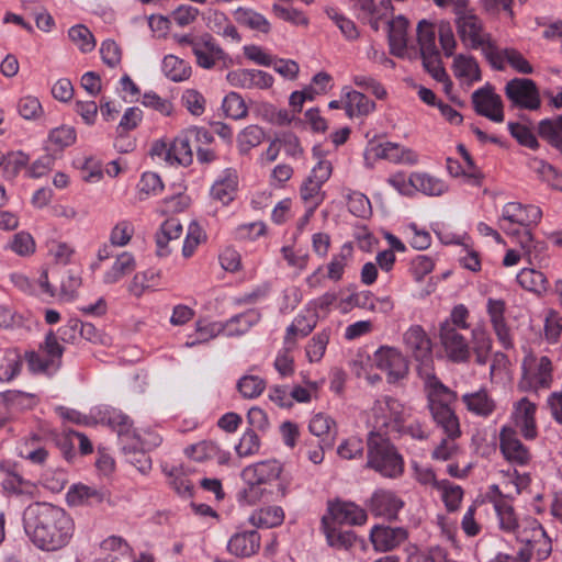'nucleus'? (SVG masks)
<instances>
[{"label":"nucleus","instance_id":"obj_1","mask_svg":"<svg viewBox=\"0 0 562 562\" xmlns=\"http://www.w3.org/2000/svg\"><path fill=\"white\" fill-rule=\"evenodd\" d=\"M541 217L542 212L538 206L509 202L503 206L498 221L499 228L520 247L530 265L540 262L547 249L546 243L536 240L532 235V227L538 225Z\"/></svg>","mask_w":562,"mask_h":562},{"label":"nucleus","instance_id":"obj_2","mask_svg":"<svg viewBox=\"0 0 562 562\" xmlns=\"http://www.w3.org/2000/svg\"><path fill=\"white\" fill-rule=\"evenodd\" d=\"M103 420L117 434L124 452L130 456V462L140 473H148L151 469V460L145 451L158 446L160 437L150 431L140 432L134 429L130 417L116 409L109 411Z\"/></svg>","mask_w":562,"mask_h":562},{"label":"nucleus","instance_id":"obj_3","mask_svg":"<svg viewBox=\"0 0 562 562\" xmlns=\"http://www.w3.org/2000/svg\"><path fill=\"white\" fill-rule=\"evenodd\" d=\"M422 380L427 392L428 408L436 426L443 436H461L459 418L452 408L457 401V393L446 386L436 375H431L429 369L422 371Z\"/></svg>","mask_w":562,"mask_h":562},{"label":"nucleus","instance_id":"obj_4","mask_svg":"<svg viewBox=\"0 0 562 562\" xmlns=\"http://www.w3.org/2000/svg\"><path fill=\"white\" fill-rule=\"evenodd\" d=\"M75 532L72 518L60 507L37 504V548L56 551L70 541Z\"/></svg>","mask_w":562,"mask_h":562},{"label":"nucleus","instance_id":"obj_5","mask_svg":"<svg viewBox=\"0 0 562 562\" xmlns=\"http://www.w3.org/2000/svg\"><path fill=\"white\" fill-rule=\"evenodd\" d=\"M454 24L457 34L465 48L480 49L488 63L501 67V60L496 55V43L475 13H462L454 19Z\"/></svg>","mask_w":562,"mask_h":562},{"label":"nucleus","instance_id":"obj_6","mask_svg":"<svg viewBox=\"0 0 562 562\" xmlns=\"http://www.w3.org/2000/svg\"><path fill=\"white\" fill-rule=\"evenodd\" d=\"M367 467L391 479L403 473V458L385 434L370 430L368 435Z\"/></svg>","mask_w":562,"mask_h":562},{"label":"nucleus","instance_id":"obj_7","mask_svg":"<svg viewBox=\"0 0 562 562\" xmlns=\"http://www.w3.org/2000/svg\"><path fill=\"white\" fill-rule=\"evenodd\" d=\"M412 408L398 400L385 396L376 400L367 416L371 430L383 432H403L404 424L411 418Z\"/></svg>","mask_w":562,"mask_h":562},{"label":"nucleus","instance_id":"obj_8","mask_svg":"<svg viewBox=\"0 0 562 562\" xmlns=\"http://www.w3.org/2000/svg\"><path fill=\"white\" fill-rule=\"evenodd\" d=\"M331 171V162L328 160H321L312 169L311 175L301 186V198L307 209L306 217H310L316 207L323 202L325 193L322 191V187L329 179Z\"/></svg>","mask_w":562,"mask_h":562},{"label":"nucleus","instance_id":"obj_9","mask_svg":"<svg viewBox=\"0 0 562 562\" xmlns=\"http://www.w3.org/2000/svg\"><path fill=\"white\" fill-rule=\"evenodd\" d=\"M516 539L527 547L536 548L538 560H544L551 552V542L541 525L533 518H526L519 522L514 531Z\"/></svg>","mask_w":562,"mask_h":562},{"label":"nucleus","instance_id":"obj_10","mask_svg":"<svg viewBox=\"0 0 562 562\" xmlns=\"http://www.w3.org/2000/svg\"><path fill=\"white\" fill-rule=\"evenodd\" d=\"M505 95L514 106L537 110L541 100L539 90L533 80L527 78H514L505 86Z\"/></svg>","mask_w":562,"mask_h":562},{"label":"nucleus","instance_id":"obj_11","mask_svg":"<svg viewBox=\"0 0 562 562\" xmlns=\"http://www.w3.org/2000/svg\"><path fill=\"white\" fill-rule=\"evenodd\" d=\"M404 344L419 362L417 370L422 378V371L429 369L431 375H436L432 368L431 342L420 326H412L404 334Z\"/></svg>","mask_w":562,"mask_h":562},{"label":"nucleus","instance_id":"obj_12","mask_svg":"<svg viewBox=\"0 0 562 562\" xmlns=\"http://www.w3.org/2000/svg\"><path fill=\"white\" fill-rule=\"evenodd\" d=\"M469 330H457L448 325L439 327L440 344L452 362H467L470 358Z\"/></svg>","mask_w":562,"mask_h":562},{"label":"nucleus","instance_id":"obj_13","mask_svg":"<svg viewBox=\"0 0 562 562\" xmlns=\"http://www.w3.org/2000/svg\"><path fill=\"white\" fill-rule=\"evenodd\" d=\"M472 103L477 114L490 119L493 122L504 121V105L502 98L495 93L491 85L475 90L472 93Z\"/></svg>","mask_w":562,"mask_h":562},{"label":"nucleus","instance_id":"obj_14","mask_svg":"<svg viewBox=\"0 0 562 562\" xmlns=\"http://www.w3.org/2000/svg\"><path fill=\"white\" fill-rule=\"evenodd\" d=\"M552 383V363L551 360L543 356L535 362L533 366H529L525 369L524 376L518 383L520 391H529L538 389H548Z\"/></svg>","mask_w":562,"mask_h":562},{"label":"nucleus","instance_id":"obj_15","mask_svg":"<svg viewBox=\"0 0 562 562\" xmlns=\"http://www.w3.org/2000/svg\"><path fill=\"white\" fill-rule=\"evenodd\" d=\"M499 448L504 458L513 464L526 465L531 459L530 451L518 439L513 427L504 426L499 432Z\"/></svg>","mask_w":562,"mask_h":562},{"label":"nucleus","instance_id":"obj_16","mask_svg":"<svg viewBox=\"0 0 562 562\" xmlns=\"http://www.w3.org/2000/svg\"><path fill=\"white\" fill-rule=\"evenodd\" d=\"M43 250L54 263L64 266L68 265L76 254L75 246L56 228L44 235Z\"/></svg>","mask_w":562,"mask_h":562},{"label":"nucleus","instance_id":"obj_17","mask_svg":"<svg viewBox=\"0 0 562 562\" xmlns=\"http://www.w3.org/2000/svg\"><path fill=\"white\" fill-rule=\"evenodd\" d=\"M374 362L387 374L389 382H396L408 371L407 362L400 351L390 347H381L374 353Z\"/></svg>","mask_w":562,"mask_h":562},{"label":"nucleus","instance_id":"obj_18","mask_svg":"<svg viewBox=\"0 0 562 562\" xmlns=\"http://www.w3.org/2000/svg\"><path fill=\"white\" fill-rule=\"evenodd\" d=\"M232 87L240 89H269L273 85V77L259 69H235L226 75Z\"/></svg>","mask_w":562,"mask_h":562},{"label":"nucleus","instance_id":"obj_19","mask_svg":"<svg viewBox=\"0 0 562 562\" xmlns=\"http://www.w3.org/2000/svg\"><path fill=\"white\" fill-rule=\"evenodd\" d=\"M42 352L43 357H37V373L50 376L60 369L64 353V347L58 342L53 330L46 334Z\"/></svg>","mask_w":562,"mask_h":562},{"label":"nucleus","instance_id":"obj_20","mask_svg":"<svg viewBox=\"0 0 562 562\" xmlns=\"http://www.w3.org/2000/svg\"><path fill=\"white\" fill-rule=\"evenodd\" d=\"M536 409V404L530 402L527 397H522L514 404L512 414L513 422L527 440H533L538 436L535 418Z\"/></svg>","mask_w":562,"mask_h":562},{"label":"nucleus","instance_id":"obj_21","mask_svg":"<svg viewBox=\"0 0 562 562\" xmlns=\"http://www.w3.org/2000/svg\"><path fill=\"white\" fill-rule=\"evenodd\" d=\"M407 536L406 529L402 527L376 525L370 531V541L375 551L387 552L401 546Z\"/></svg>","mask_w":562,"mask_h":562},{"label":"nucleus","instance_id":"obj_22","mask_svg":"<svg viewBox=\"0 0 562 562\" xmlns=\"http://www.w3.org/2000/svg\"><path fill=\"white\" fill-rule=\"evenodd\" d=\"M334 525H362L367 521L364 509L350 502L328 503L327 514Z\"/></svg>","mask_w":562,"mask_h":562},{"label":"nucleus","instance_id":"obj_23","mask_svg":"<svg viewBox=\"0 0 562 562\" xmlns=\"http://www.w3.org/2000/svg\"><path fill=\"white\" fill-rule=\"evenodd\" d=\"M404 503L393 492L375 491L369 502V510L376 517L395 520Z\"/></svg>","mask_w":562,"mask_h":562},{"label":"nucleus","instance_id":"obj_24","mask_svg":"<svg viewBox=\"0 0 562 562\" xmlns=\"http://www.w3.org/2000/svg\"><path fill=\"white\" fill-rule=\"evenodd\" d=\"M193 54L198 66L211 69L227 58L226 53L215 43L210 34L201 35V41L193 43Z\"/></svg>","mask_w":562,"mask_h":562},{"label":"nucleus","instance_id":"obj_25","mask_svg":"<svg viewBox=\"0 0 562 562\" xmlns=\"http://www.w3.org/2000/svg\"><path fill=\"white\" fill-rule=\"evenodd\" d=\"M209 133L202 128H190L183 135L175 138L170 145L171 164H179L188 166L192 162L193 153L190 145L192 138L200 139L201 137L207 138Z\"/></svg>","mask_w":562,"mask_h":562},{"label":"nucleus","instance_id":"obj_26","mask_svg":"<svg viewBox=\"0 0 562 562\" xmlns=\"http://www.w3.org/2000/svg\"><path fill=\"white\" fill-rule=\"evenodd\" d=\"M69 506H93L110 499V494L102 488H95L86 484H74L66 496Z\"/></svg>","mask_w":562,"mask_h":562},{"label":"nucleus","instance_id":"obj_27","mask_svg":"<svg viewBox=\"0 0 562 562\" xmlns=\"http://www.w3.org/2000/svg\"><path fill=\"white\" fill-rule=\"evenodd\" d=\"M282 472V465L277 460H266L246 467L241 471V477L245 483L266 484L279 477Z\"/></svg>","mask_w":562,"mask_h":562},{"label":"nucleus","instance_id":"obj_28","mask_svg":"<svg viewBox=\"0 0 562 562\" xmlns=\"http://www.w3.org/2000/svg\"><path fill=\"white\" fill-rule=\"evenodd\" d=\"M506 304L503 300L488 299L487 313L493 325L494 331L503 345L508 349L513 346L509 327L505 321Z\"/></svg>","mask_w":562,"mask_h":562},{"label":"nucleus","instance_id":"obj_29","mask_svg":"<svg viewBox=\"0 0 562 562\" xmlns=\"http://www.w3.org/2000/svg\"><path fill=\"white\" fill-rule=\"evenodd\" d=\"M260 535L256 530L237 532L228 541V551L240 558H248L258 552Z\"/></svg>","mask_w":562,"mask_h":562},{"label":"nucleus","instance_id":"obj_30","mask_svg":"<svg viewBox=\"0 0 562 562\" xmlns=\"http://www.w3.org/2000/svg\"><path fill=\"white\" fill-rule=\"evenodd\" d=\"M461 400L470 413L480 417L486 418L496 409L494 398L485 389L465 393L462 395Z\"/></svg>","mask_w":562,"mask_h":562},{"label":"nucleus","instance_id":"obj_31","mask_svg":"<svg viewBox=\"0 0 562 562\" xmlns=\"http://www.w3.org/2000/svg\"><path fill=\"white\" fill-rule=\"evenodd\" d=\"M408 20L403 15L394 18L389 23V43L391 54L404 57L407 47Z\"/></svg>","mask_w":562,"mask_h":562},{"label":"nucleus","instance_id":"obj_32","mask_svg":"<svg viewBox=\"0 0 562 562\" xmlns=\"http://www.w3.org/2000/svg\"><path fill=\"white\" fill-rule=\"evenodd\" d=\"M452 71L456 78L467 85L481 80V70L476 59L471 55L458 54L453 58Z\"/></svg>","mask_w":562,"mask_h":562},{"label":"nucleus","instance_id":"obj_33","mask_svg":"<svg viewBox=\"0 0 562 562\" xmlns=\"http://www.w3.org/2000/svg\"><path fill=\"white\" fill-rule=\"evenodd\" d=\"M323 530L327 543L338 550H348L357 542V536L352 531H342L337 525L330 522L328 516L322 518Z\"/></svg>","mask_w":562,"mask_h":562},{"label":"nucleus","instance_id":"obj_34","mask_svg":"<svg viewBox=\"0 0 562 562\" xmlns=\"http://www.w3.org/2000/svg\"><path fill=\"white\" fill-rule=\"evenodd\" d=\"M76 138V130L72 126L61 125L49 132L44 149L60 155L65 148L75 144Z\"/></svg>","mask_w":562,"mask_h":562},{"label":"nucleus","instance_id":"obj_35","mask_svg":"<svg viewBox=\"0 0 562 562\" xmlns=\"http://www.w3.org/2000/svg\"><path fill=\"white\" fill-rule=\"evenodd\" d=\"M206 26L214 33L223 37L231 38L234 42H240V36L235 25L228 18L220 11H209L206 13Z\"/></svg>","mask_w":562,"mask_h":562},{"label":"nucleus","instance_id":"obj_36","mask_svg":"<svg viewBox=\"0 0 562 562\" xmlns=\"http://www.w3.org/2000/svg\"><path fill=\"white\" fill-rule=\"evenodd\" d=\"M345 97V110L349 117L366 116L375 109V103L359 91H347Z\"/></svg>","mask_w":562,"mask_h":562},{"label":"nucleus","instance_id":"obj_37","mask_svg":"<svg viewBox=\"0 0 562 562\" xmlns=\"http://www.w3.org/2000/svg\"><path fill=\"white\" fill-rule=\"evenodd\" d=\"M496 55L501 60V67L490 63L491 66L496 70H504L506 61L519 74L529 75L533 70L530 63L522 56L520 52L515 48H505L499 50L496 46Z\"/></svg>","mask_w":562,"mask_h":562},{"label":"nucleus","instance_id":"obj_38","mask_svg":"<svg viewBox=\"0 0 562 562\" xmlns=\"http://www.w3.org/2000/svg\"><path fill=\"white\" fill-rule=\"evenodd\" d=\"M517 282L527 291L541 295L548 291L546 276L535 268H524L517 274Z\"/></svg>","mask_w":562,"mask_h":562},{"label":"nucleus","instance_id":"obj_39","mask_svg":"<svg viewBox=\"0 0 562 562\" xmlns=\"http://www.w3.org/2000/svg\"><path fill=\"white\" fill-rule=\"evenodd\" d=\"M414 193L419 191L429 196H439L448 190L446 182L426 172H413Z\"/></svg>","mask_w":562,"mask_h":562},{"label":"nucleus","instance_id":"obj_40","mask_svg":"<svg viewBox=\"0 0 562 562\" xmlns=\"http://www.w3.org/2000/svg\"><path fill=\"white\" fill-rule=\"evenodd\" d=\"M461 436L446 435L435 446L431 451V458L437 461H453L460 459L462 450L457 440Z\"/></svg>","mask_w":562,"mask_h":562},{"label":"nucleus","instance_id":"obj_41","mask_svg":"<svg viewBox=\"0 0 562 562\" xmlns=\"http://www.w3.org/2000/svg\"><path fill=\"white\" fill-rule=\"evenodd\" d=\"M538 134L542 139L562 151V115L540 121Z\"/></svg>","mask_w":562,"mask_h":562},{"label":"nucleus","instance_id":"obj_42","mask_svg":"<svg viewBox=\"0 0 562 562\" xmlns=\"http://www.w3.org/2000/svg\"><path fill=\"white\" fill-rule=\"evenodd\" d=\"M135 259L130 252H122L116 257L113 266L104 273V283L112 284L117 282L124 276L130 274L135 269Z\"/></svg>","mask_w":562,"mask_h":562},{"label":"nucleus","instance_id":"obj_43","mask_svg":"<svg viewBox=\"0 0 562 562\" xmlns=\"http://www.w3.org/2000/svg\"><path fill=\"white\" fill-rule=\"evenodd\" d=\"M237 187L235 172L229 171L223 179L215 181L211 189V196L223 205L233 201Z\"/></svg>","mask_w":562,"mask_h":562},{"label":"nucleus","instance_id":"obj_44","mask_svg":"<svg viewBox=\"0 0 562 562\" xmlns=\"http://www.w3.org/2000/svg\"><path fill=\"white\" fill-rule=\"evenodd\" d=\"M162 71L170 80L180 82L191 76V67L183 59L175 55H168L162 60Z\"/></svg>","mask_w":562,"mask_h":562},{"label":"nucleus","instance_id":"obj_45","mask_svg":"<svg viewBox=\"0 0 562 562\" xmlns=\"http://www.w3.org/2000/svg\"><path fill=\"white\" fill-rule=\"evenodd\" d=\"M284 520V512L280 506H268L256 510L250 521L257 527L273 528Z\"/></svg>","mask_w":562,"mask_h":562},{"label":"nucleus","instance_id":"obj_46","mask_svg":"<svg viewBox=\"0 0 562 562\" xmlns=\"http://www.w3.org/2000/svg\"><path fill=\"white\" fill-rule=\"evenodd\" d=\"M417 41L420 56L437 54L436 30L432 23L422 20L417 25Z\"/></svg>","mask_w":562,"mask_h":562},{"label":"nucleus","instance_id":"obj_47","mask_svg":"<svg viewBox=\"0 0 562 562\" xmlns=\"http://www.w3.org/2000/svg\"><path fill=\"white\" fill-rule=\"evenodd\" d=\"M71 430H67L64 434H57L50 429L46 423L37 424V437L42 439L52 440L57 447L60 448L65 457L72 451V439L75 436H70Z\"/></svg>","mask_w":562,"mask_h":562},{"label":"nucleus","instance_id":"obj_48","mask_svg":"<svg viewBox=\"0 0 562 562\" xmlns=\"http://www.w3.org/2000/svg\"><path fill=\"white\" fill-rule=\"evenodd\" d=\"M353 254V247L351 244H344L340 248L339 254L334 255L330 262L327 266V277L330 280L338 281L342 278L345 268L350 261Z\"/></svg>","mask_w":562,"mask_h":562},{"label":"nucleus","instance_id":"obj_49","mask_svg":"<svg viewBox=\"0 0 562 562\" xmlns=\"http://www.w3.org/2000/svg\"><path fill=\"white\" fill-rule=\"evenodd\" d=\"M22 364L18 350H7L0 360V381H11L20 372Z\"/></svg>","mask_w":562,"mask_h":562},{"label":"nucleus","instance_id":"obj_50","mask_svg":"<svg viewBox=\"0 0 562 562\" xmlns=\"http://www.w3.org/2000/svg\"><path fill=\"white\" fill-rule=\"evenodd\" d=\"M182 233L183 226L178 218L171 217L166 220L156 234V243L159 250H164L169 241L180 238Z\"/></svg>","mask_w":562,"mask_h":562},{"label":"nucleus","instance_id":"obj_51","mask_svg":"<svg viewBox=\"0 0 562 562\" xmlns=\"http://www.w3.org/2000/svg\"><path fill=\"white\" fill-rule=\"evenodd\" d=\"M68 36L74 45L78 47L81 53H90L95 47V40L91 31L78 24L69 29Z\"/></svg>","mask_w":562,"mask_h":562},{"label":"nucleus","instance_id":"obj_52","mask_svg":"<svg viewBox=\"0 0 562 562\" xmlns=\"http://www.w3.org/2000/svg\"><path fill=\"white\" fill-rule=\"evenodd\" d=\"M494 507L499 518V526L505 531H515L519 522H517L514 508L509 501L504 497H499L494 502Z\"/></svg>","mask_w":562,"mask_h":562},{"label":"nucleus","instance_id":"obj_53","mask_svg":"<svg viewBox=\"0 0 562 562\" xmlns=\"http://www.w3.org/2000/svg\"><path fill=\"white\" fill-rule=\"evenodd\" d=\"M265 139V133L258 125L245 127L237 137L238 148L241 154L248 153L251 148L260 145Z\"/></svg>","mask_w":562,"mask_h":562},{"label":"nucleus","instance_id":"obj_54","mask_svg":"<svg viewBox=\"0 0 562 562\" xmlns=\"http://www.w3.org/2000/svg\"><path fill=\"white\" fill-rule=\"evenodd\" d=\"M236 19L252 30L268 33L270 31L269 21L260 13L250 9L239 8L236 10Z\"/></svg>","mask_w":562,"mask_h":562},{"label":"nucleus","instance_id":"obj_55","mask_svg":"<svg viewBox=\"0 0 562 562\" xmlns=\"http://www.w3.org/2000/svg\"><path fill=\"white\" fill-rule=\"evenodd\" d=\"M326 13L328 18L335 23V25L339 29L341 34L347 41L353 42L359 38L360 32L356 25V23L348 19L347 16L338 13L334 9H327Z\"/></svg>","mask_w":562,"mask_h":562},{"label":"nucleus","instance_id":"obj_56","mask_svg":"<svg viewBox=\"0 0 562 562\" xmlns=\"http://www.w3.org/2000/svg\"><path fill=\"white\" fill-rule=\"evenodd\" d=\"M221 449L218 445L211 440H203L191 445L186 449V454L195 461H203L218 456Z\"/></svg>","mask_w":562,"mask_h":562},{"label":"nucleus","instance_id":"obj_57","mask_svg":"<svg viewBox=\"0 0 562 562\" xmlns=\"http://www.w3.org/2000/svg\"><path fill=\"white\" fill-rule=\"evenodd\" d=\"M437 491L441 493V498L449 512H453L459 507L463 497V490L461 486L454 485L447 480H442Z\"/></svg>","mask_w":562,"mask_h":562},{"label":"nucleus","instance_id":"obj_58","mask_svg":"<svg viewBox=\"0 0 562 562\" xmlns=\"http://www.w3.org/2000/svg\"><path fill=\"white\" fill-rule=\"evenodd\" d=\"M223 111L226 116L234 120L244 119L247 115V106L244 99L236 92H229L223 100Z\"/></svg>","mask_w":562,"mask_h":562},{"label":"nucleus","instance_id":"obj_59","mask_svg":"<svg viewBox=\"0 0 562 562\" xmlns=\"http://www.w3.org/2000/svg\"><path fill=\"white\" fill-rule=\"evenodd\" d=\"M237 389L245 398H255L266 389V382L257 375H245L239 379Z\"/></svg>","mask_w":562,"mask_h":562},{"label":"nucleus","instance_id":"obj_60","mask_svg":"<svg viewBox=\"0 0 562 562\" xmlns=\"http://www.w3.org/2000/svg\"><path fill=\"white\" fill-rule=\"evenodd\" d=\"M335 426L334 420L323 414H316L310 422L308 429L310 431L322 439L331 438L334 440V434L331 432V428Z\"/></svg>","mask_w":562,"mask_h":562},{"label":"nucleus","instance_id":"obj_61","mask_svg":"<svg viewBox=\"0 0 562 562\" xmlns=\"http://www.w3.org/2000/svg\"><path fill=\"white\" fill-rule=\"evenodd\" d=\"M470 316L469 310L465 305L459 304L456 305L450 316L443 321L440 326L448 325L450 328H454L457 330H469L470 331V324L468 323V318Z\"/></svg>","mask_w":562,"mask_h":562},{"label":"nucleus","instance_id":"obj_62","mask_svg":"<svg viewBox=\"0 0 562 562\" xmlns=\"http://www.w3.org/2000/svg\"><path fill=\"white\" fill-rule=\"evenodd\" d=\"M260 440L252 429L246 430L235 447L238 457H249L259 451Z\"/></svg>","mask_w":562,"mask_h":562},{"label":"nucleus","instance_id":"obj_63","mask_svg":"<svg viewBox=\"0 0 562 562\" xmlns=\"http://www.w3.org/2000/svg\"><path fill=\"white\" fill-rule=\"evenodd\" d=\"M134 234V226L128 221L119 222L111 231L110 243L112 246H126Z\"/></svg>","mask_w":562,"mask_h":562},{"label":"nucleus","instance_id":"obj_64","mask_svg":"<svg viewBox=\"0 0 562 562\" xmlns=\"http://www.w3.org/2000/svg\"><path fill=\"white\" fill-rule=\"evenodd\" d=\"M67 482L66 473L60 469H48L42 474V484L53 493L60 492Z\"/></svg>","mask_w":562,"mask_h":562}]
</instances>
